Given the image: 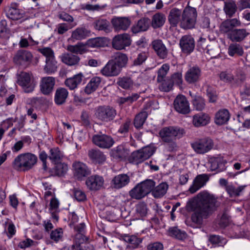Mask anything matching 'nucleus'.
<instances>
[{
  "instance_id": "obj_50",
  "label": "nucleus",
  "mask_w": 250,
  "mask_h": 250,
  "mask_svg": "<svg viewBox=\"0 0 250 250\" xmlns=\"http://www.w3.org/2000/svg\"><path fill=\"white\" fill-rule=\"evenodd\" d=\"M168 233L170 236L179 240H184L187 237L186 233L176 227L170 228L168 230Z\"/></svg>"
},
{
  "instance_id": "obj_16",
  "label": "nucleus",
  "mask_w": 250,
  "mask_h": 250,
  "mask_svg": "<svg viewBox=\"0 0 250 250\" xmlns=\"http://www.w3.org/2000/svg\"><path fill=\"white\" fill-rule=\"evenodd\" d=\"M111 22L116 31L127 30L131 24L130 19L125 17H115L112 19Z\"/></svg>"
},
{
  "instance_id": "obj_38",
  "label": "nucleus",
  "mask_w": 250,
  "mask_h": 250,
  "mask_svg": "<svg viewBox=\"0 0 250 250\" xmlns=\"http://www.w3.org/2000/svg\"><path fill=\"white\" fill-rule=\"evenodd\" d=\"M101 83V78L99 77H93L87 84L84 91L87 94H90L98 88Z\"/></svg>"
},
{
  "instance_id": "obj_42",
  "label": "nucleus",
  "mask_w": 250,
  "mask_h": 250,
  "mask_svg": "<svg viewBox=\"0 0 250 250\" xmlns=\"http://www.w3.org/2000/svg\"><path fill=\"white\" fill-rule=\"evenodd\" d=\"M148 116L147 113L143 111L137 114L134 119L133 124L135 127L138 129L142 127Z\"/></svg>"
},
{
  "instance_id": "obj_58",
  "label": "nucleus",
  "mask_w": 250,
  "mask_h": 250,
  "mask_svg": "<svg viewBox=\"0 0 250 250\" xmlns=\"http://www.w3.org/2000/svg\"><path fill=\"white\" fill-rule=\"evenodd\" d=\"M140 96L137 93H132L131 95H129L126 97H122L120 99V104H130L133 103L134 102L137 101L139 98Z\"/></svg>"
},
{
  "instance_id": "obj_26",
  "label": "nucleus",
  "mask_w": 250,
  "mask_h": 250,
  "mask_svg": "<svg viewBox=\"0 0 250 250\" xmlns=\"http://www.w3.org/2000/svg\"><path fill=\"white\" fill-rule=\"evenodd\" d=\"M150 24V20L148 18H142L132 26L131 31L134 34L146 31L149 28Z\"/></svg>"
},
{
  "instance_id": "obj_35",
  "label": "nucleus",
  "mask_w": 250,
  "mask_h": 250,
  "mask_svg": "<svg viewBox=\"0 0 250 250\" xmlns=\"http://www.w3.org/2000/svg\"><path fill=\"white\" fill-rule=\"evenodd\" d=\"M181 11L177 8H172L169 12L168 20L171 26L175 27L181 21Z\"/></svg>"
},
{
  "instance_id": "obj_44",
  "label": "nucleus",
  "mask_w": 250,
  "mask_h": 250,
  "mask_svg": "<svg viewBox=\"0 0 250 250\" xmlns=\"http://www.w3.org/2000/svg\"><path fill=\"white\" fill-rule=\"evenodd\" d=\"M228 54L231 57L235 55L242 56L244 54V50L240 44L237 43H232L229 46Z\"/></svg>"
},
{
  "instance_id": "obj_47",
  "label": "nucleus",
  "mask_w": 250,
  "mask_h": 250,
  "mask_svg": "<svg viewBox=\"0 0 250 250\" xmlns=\"http://www.w3.org/2000/svg\"><path fill=\"white\" fill-rule=\"evenodd\" d=\"M117 84L123 89H130L133 87L134 82L131 78L128 76L119 77Z\"/></svg>"
},
{
  "instance_id": "obj_41",
  "label": "nucleus",
  "mask_w": 250,
  "mask_h": 250,
  "mask_svg": "<svg viewBox=\"0 0 250 250\" xmlns=\"http://www.w3.org/2000/svg\"><path fill=\"white\" fill-rule=\"evenodd\" d=\"M237 5L235 1L229 0L225 2L224 10L228 17H232L237 11Z\"/></svg>"
},
{
  "instance_id": "obj_40",
  "label": "nucleus",
  "mask_w": 250,
  "mask_h": 250,
  "mask_svg": "<svg viewBox=\"0 0 250 250\" xmlns=\"http://www.w3.org/2000/svg\"><path fill=\"white\" fill-rule=\"evenodd\" d=\"M166 18L165 15L160 13H157L152 18L151 26L154 29L162 27L165 23Z\"/></svg>"
},
{
  "instance_id": "obj_24",
  "label": "nucleus",
  "mask_w": 250,
  "mask_h": 250,
  "mask_svg": "<svg viewBox=\"0 0 250 250\" xmlns=\"http://www.w3.org/2000/svg\"><path fill=\"white\" fill-rule=\"evenodd\" d=\"M32 57V54L29 51L19 50L14 57L13 61L17 64L23 65L31 62Z\"/></svg>"
},
{
  "instance_id": "obj_56",
  "label": "nucleus",
  "mask_w": 250,
  "mask_h": 250,
  "mask_svg": "<svg viewBox=\"0 0 250 250\" xmlns=\"http://www.w3.org/2000/svg\"><path fill=\"white\" fill-rule=\"evenodd\" d=\"M158 83H160L159 85V88L161 91L164 92H168L171 90L173 85L172 82L171 81L170 79H163L162 81H157Z\"/></svg>"
},
{
  "instance_id": "obj_22",
  "label": "nucleus",
  "mask_w": 250,
  "mask_h": 250,
  "mask_svg": "<svg viewBox=\"0 0 250 250\" xmlns=\"http://www.w3.org/2000/svg\"><path fill=\"white\" fill-rule=\"evenodd\" d=\"M151 44L153 49L160 59L167 58L168 50L162 40H155L152 42Z\"/></svg>"
},
{
  "instance_id": "obj_1",
  "label": "nucleus",
  "mask_w": 250,
  "mask_h": 250,
  "mask_svg": "<svg viewBox=\"0 0 250 250\" xmlns=\"http://www.w3.org/2000/svg\"><path fill=\"white\" fill-rule=\"evenodd\" d=\"M217 201L213 195L206 191L199 193L187 203L191 220L197 227L202 226L217 209Z\"/></svg>"
},
{
  "instance_id": "obj_19",
  "label": "nucleus",
  "mask_w": 250,
  "mask_h": 250,
  "mask_svg": "<svg viewBox=\"0 0 250 250\" xmlns=\"http://www.w3.org/2000/svg\"><path fill=\"white\" fill-rule=\"evenodd\" d=\"M55 83V79L52 77H45L42 78L40 85L41 92L44 95H49L52 92Z\"/></svg>"
},
{
  "instance_id": "obj_51",
  "label": "nucleus",
  "mask_w": 250,
  "mask_h": 250,
  "mask_svg": "<svg viewBox=\"0 0 250 250\" xmlns=\"http://www.w3.org/2000/svg\"><path fill=\"white\" fill-rule=\"evenodd\" d=\"M7 16L12 20H18L23 17L22 11L18 8L11 7L7 12Z\"/></svg>"
},
{
  "instance_id": "obj_63",
  "label": "nucleus",
  "mask_w": 250,
  "mask_h": 250,
  "mask_svg": "<svg viewBox=\"0 0 250 250\" xmlns=\"http://www.w3.org/2000/svg\"><path fill=\"white\" fill-rule=\"evenodd\" d=\"M206 91L209 102L210 103H215L217 100L216 91L213 88L209 86H208Z\"/></svg>"
},
{
  "instance_id": "obj_45",
  "label": "nucleus",
  "mask_w": 250,
  "mask_h": 250,
  "mask_svg": "<svg viewBox=\"0 0 250 250\" xmlns=\"http://www.w3.org/2000/svg\"><path fill=\"white\" fill-rule=\"evenodd\" d=\"M189 94L192 98V103L194 108L198 111L202 110L205 106L204 99L200 96L197 95H192L191 92Z\"/></svg>"
},
{
  "instance_id": "obj_20",
  "label": "nucleus",
  "mask_w": 250,
  "mask_h": 250,
  "mask_svg": "<svg viewBox=\"0 0 250 250\" xmlns=\"http://www.w3.org/2000/svg\"><path fill=\"white\" fill-rule=\"evenodd\" d=\"M208 180L209 178L206 174L197 175L194 179L192 185L190 187L189 191L191 193H195L204 186Z\"/></svg>"
},
{
  "instance_id": "obj_27",
  "label": "nucleus",
  "mask_w": 250,
  "mask_h": 250,
  "mask_svg": "<svg viewBox=\"0 0 250 250\" xmlns=\"http://www.w3.org/2000/svg\"><path fill=\"white\" fill-rule=\"evenodd\" d=\"M129 152V150L124 145H119L112 150L111 156L116 160H123L128 156Z\"/></svg>"
},
{
  "instance_id": "obj_39",
  "label": "nucleus",
  "mask_w": 250,
  "mask_h": 250,
  "mask_svg": "<svg viewBox=\"0 0 250 250\" xmlns=\"http://www.w3.org/2000/svg\"><path fill=\"white\" fill-rule=\"evenodd\" d=\"M90 31L83 27L76 28L72 33L71 37L76 40H83L89 37Z\"/></svg>"
},
{
  "instance_id": "obj_18",
  "label": "nucleus",
  "mask_w": 250,
  "mask_h": 250,
  "mask_svg": "<svg viewBox=\"0 0 250 250\" xmlns=\"http://www.w3.org/2000/svg\"><path fill=\"white\" fill-rule=\"evenodd\" d=\"M201 76V70L198 66L190 67L186 72L185 75L186 81L189 83L193 84L198 82Z\"/></svg>"
},
{
  "instance_id": "obj_33",
  "label": "nucleus",
  "mask_w": 250,
  "mask_h": 250,
  "mask_svg": "<svg viewBox=\"0 0 250 250\" xmlns=\"http://www.w3.org/2000/svg\"><path fill=\"white\" fill-rule=\"evenodd\" d=\"M129 181V177L126 174H122L115 176L112 183L115 188H120L127 185Z\"/></svg>"
},
{
  "instance_id": "obj_2",
  "label": "nucleus",
  "mask_w": 250,
  "mask_h": 250,
  "mask_svg": "<svg viewBox=\"0 0 250 250\" xmlns=\"http://www.w3.org/2000/svg\"><path fill=\"white\" fill-rule=\"evenodd\" d=\"M38 158L31 153H21L18 155L13 162V167L19 171H27L37 163Z\"/></svg>"
},
{
  "instance_id": "obj_48",
  "label": "nucleus",
  "mask_w": 250,
  "mask_h": 250,
  "mask_svg": "<svg viewBox=\"0 0 250 250\" xmlns=\"http://www.w3.org/2000/svg\"><path fill=\"white\" fill-rule=\"evenodd\" d=\"M46 64L44 66V71L48 74H51L57 71L58 68L57 62L55 57L46 59Z\"/></svg>"
},
{
  "instance_id": "obj_46",
  "label": "nucleus",
  "mask_w": 250,
  "mask_h": 250,
  "mask_svg": "<svg viewBox=\"0 0 250 250\" xmlns=\"http://www.w3.org/2000/svg\"><path fill=\"white\" fill-rule=\"evenodd\" d=\"M124 241L130 244V247L133 249L137 248L142 243V239L135 235L125 234L123 236Z\"/></svg>"
},
{
  "instance_id": "obj_6",
  "label": "nucleus",
  "mask_w": 250,
  "mask_h": 250,
  "mask_svg": "<svg viewBox=\"0 0 250 250\" xmlns=\"http://www.w3.org/2000/svg\"><path fill=\"white\" fill-rule=\"evenodd\" d=\"M17 83L25 93H31L34 91L37 82L32 73L21 72L17 76Z\"/></svg>"
},
{
  "instance_id": "obj_52",
  "label": "nucleus",
  "mask_w": 250,
  "mask_h": 250,
  "mask_svg": "<svg viewBox=\"0 0 250 250\" xmlns=\"http://www.w3.org/2000/svg\"><path fill=\"white\" fill-rule=\"evenodd\" d=\"M76 25L72 16L66 13L63 14V32L71 29Z\"/></svg>"
},
{
  "instance_id": "obj_60",
  "label": "nucleus",
  "mask_w": 250,
  "mask_h": 250,
  "mask_svg": "<svg viewBox=\"0 0 250 250\" xmlns=\"http://www.w3.org/2000/svg\"><path fill=\"white\" fill-rule=\"evenodd\" d=\"M30 140L31 138L30 137L26 136L23 138L22 140L18 141L12 147L11 149L12 151L14 152H18L23 147L24 142H28Z\"/></svg>"
},
{
  "instance_id": "obj_23",
  "label": "nucleus",
  "mask_w": 250,
  "mask_h": 250,
  "mask_svg": "<svg viewBox=\"0 0 250 250\" xmlns=\"http://www.w3.org/2000/svg\"><path fill=\"white\" fill-rule=\"evenodd\" d=\"M241 25V22L236 18L225 20L221 23L220 29L222 32L227 34V36L235 27Z\"/></svg>"
},
{
  "instance_id": "obj_29",
  "label": "nucleus",
  "mask_w": 250,
  "mask_h": 250,
  "mask_svg": "<svg viewBox=\"0 0 250 250\" xmlns=\"http://www.w3.org/2000/svg\"><path fill=\"white\" fill-rule=\"evenodd\" d=\"M210 168L212 171L217 170L218 172H220L226 169L227 161L222 157H213L210 159Z\"/></svg>"
},
{
  "instance_id": "obj_61",
  "label": "nucleus",
  "mask_w": 250,
  "mask_h": 250,
  "mask_svg": "<svg viewBox=\"0 0 250 250\" xmlns=\"http://www.w3.org/2000/svg\"><path fill=\"white\" fill-rule=\"evenodd\" d=\"M170 79L172 82L173 85L175 84L180 86L183 83L182 73L180 72L174 73L171 76Z\"/></svg>"
},
{
  "instance_id": "obj_25",
  "label": "nucleus",
  "mask_w": 250,
  "mask_h": 250,
  "mask_svg": "<svg viewBox=\"0 0 250 250\" xmlns=\"http://www.w3.org/2000/svg\"><path fill=\"white\" fill-rule=\"evenodd\" d=\"M249 35V33L245 29H235L228 35L227 38L232 42H240Z\"/></svg>"
},
{
  "instance_id": "obj_11",
  "label": "nucleus",
  "mask_w": 250,
  "mask_h": 250,
  "mask_svg": "<svg viewBox=\"0 0 250 250\" xmlns=\"http://www.w3.org/2000/svg\"><path fill=\"white\" fill-rule=\"evenodd\" d=\"M131 44L130 35L127 33H123L116 35L112 41V46L117 50L125 49L126 47L129 46Z\"/></svg>"
},
{
  "instance_id": "obj_4",
  "label": "nucleus",
  "mask_w": 250,
  "mask_h": 250,
  "mask_svg": "<svg viewBox=\"0 0 250 250\" xmlns=\"http://www.w3.org/2000/svg\"><path fill=\"white\" fill-rule=\"evenodd\" d=\"M116 115V110L109 105H100L94 109V116L95 118L98 121L104 123L112 122Z\"/></svg>"
},
{
  "instance_id": "obj_59",
  "label": "nucleus",
  "mask_w": 250,
  "mask_h": 250,
  "mask_svg": "<svg viewBox=\"0 0 250 250\" xmlns=\"http://www.w3.org/2000/svg\"><path fill=\"white\" fill-rule=\"evenodd\" d=\"M131 127V121L130 119H127L125 122L120 126L118 132L120 134L125 135L129 132V129Z\"/></svg>"
},
{
  "instance_id": "obj_13",
  "label": "nucleus",
  "mask_w": 250,
  "mask_h": 250,
  "mask_svg": "<svg viewBox=\"0 0 250 250\" xmlns=\"http://www.w3.org/2000/svg\"><path fill=\"white\" fill-rule=\"evenodd\" d=\"M173 107L178 113L186 114L190 112L189 104L186 96L178 95L173 102Z\"/></svg>"
},
{
  "instance_id": "obj_12",
  "label": "nucleus",
  "mask_w": 250,
  "mask_h": 250,
  "mask_svg": "<svg viewBox=\"0 0 250 250\" xmlns=\"http://www.w3.org/2000/svg\"><path fill=\"white\" fill-rule=\"evenodd\" d=\"M92 140L95 145L102 148H109L114 143L113 138L110 136L101 132L94 135Z\"/></svg>"
},
{
  "instance_id": "obj_64",
  "label": "nucleus",
  "mask_w": 250,
  "mask_h": 250,
  "mask_svg": "<svg viewBox=\"0 0 250 250\" xmlns=\"http://www.w3.org/2000/svg\"><path fill=\"white\" fill-rule=\"evenodd\" d=\"M147 210L146 205L144 203H140L136 206V212L141 217H144L146 215Z\"/></svg>"
},
{
  "instance_id": "obj_17",
  "label": "nucleus",
  "mask_w": 250,
  "mask_h": 250,
  "mask_svg": "<svg viewBox=\"0 0 250 250\" xmlns=\"http://www.w3.org/2000/svg\"><path fill=\"white\" fill-rule=\"evenodd\" d=\"M104 184L103 177L96 174L89 176L85 181L86 186L91 190H99L103 186Z\"/></svg>"
},
{
  "instance_id": "obj_30",
  "label": "nucleus",
  "mask_w": 250,
  "mask_h": 250,
  "mask_svg": "<svg viewBox=\"0 0 250 250\" xmlns=\"http://www.w3.org/2000/svg\"><path fill=\"white\" fill-rule=\"evenodd\" d=\"M111 60L122 71L123 68L126 67L128 58L126 54L118 52L115 53L111 58Z\"/></svg>"
},
{
  "instance_id": "obj_43",
  "label": "nucleus",
  "mask_w": 250,
  "mask_h": 250,
  "mask_svg": "<svg viewBox=\"0 0 250 250\" xmlns=\"http://www.w3.org/2000/svg\"><path fill=\"white\" fill-rule=\"evenodd\" d=\"M168 185L166 183H162L152 190V194L155 198H161L167 192Z\"/></svg>"
},
{
  "instance_id": "obj_14",
  "label": "nucleus",
  "mask_w": 250,
  "mask_h": 250,
  "mask_svg": "<svg viewBox=\"0 0 250 250\" xmlns=\"http://www.w3.org/2000/svg\"><path fill=\"white\" fill-rule=\"evenodd\" d=\"M179 45L183 53L189 54L193 52L194 49V40L190 35H185L181 38Z\"/></svg>"
},
{
  "instance_id": "obj_28",
  "label": "nucleus",
  "mask_w": 250,
  "mask_h": 250,
  "mask_svg": "<svg viewBox=\"0 0 250 250\" xmlns=\"http://www.w3.org/2000/svg\"><path fill=\"white\" fill-rule=\"evenodd\" d=\"M49 158L50 160L56 165V169L60 170V173L62 172V166L61 164V152L57 147L52 148L50 150Z\"/></svg>"
},
{
  "instance_id": "obj_9",
  "label": "nucleus",
  "mask_w": 250,
  "mask_h": 250,
  "mask_svg": "<svg viewBox=\"0 0 250 250\" xmlns=\"http://www.w3.org/2000/svg\"><path fill=\"white\" fill-rule=\"evenodd\" d=\"M183 133L184 129L173 126L164 127L159 132L160 136L164 143L180 138Z\"/></svg>"
},
{
  "instance_id": "obj_49",
  "label": "nucleus",
  "mask_w": 250,
  "mask_h": 250,
  "mask_svg": "<svg viewBox=\"0 0 250 250\" xmlns=\"http://www.w3.org/2000/svg\"><path fill=\"white\" fill-rule=\"evenodd\" d=\"M88 240V238L86 237L84 233H77L75 234V238L74 239V244L71 246L69 249H78L80 247L81 245L83 244L84 243Z\"/></svg>"
},
{
  "instance_id": "obj_31",
  "label": "nucleus",
  "mask_w": 250,
  "mask_h": 250,
  "mask_svg": "<svg viewBox=\"0 0 250 250\" xmlns=\"http://www.w3.org/2000/svg\"><path fill=\"white\" fill-rule=\"evenodd\" d=\"M93 25L96 30L103 31L106 33H110L112 30L109 22L106 19L96 20L93 22Z\"/></svg>"
},
{
  "instance_id": "obj_55",
  "label": "nucleus",
  "mask_w": 250,
  "mask_h": 250,
  "mask_svg": "<svg viewBox=\"0 0 250 250\" xmlns=\"http://www.w3.org/2000/svg\"><path fill=\"white\" fill-rule=\"evenodd\" d=\"M79 61V58L72 53L64 54L63 55V63L68 65H73L77 64Z\"/></svg>"
},
{
  "instance_id": "obj_10",
  "label": "nucleus",
  "mask_w": 250,
  "mask_h": 250,
  "mask_svg": "<svg viewBox=\"0 0 250 250\" xmlns=\"http://www.w3.org/2000/svg\"><path fill=\"white\" fill-rule=\"evenodd\" d=\"M74 176L79 181L83 180L91 173V170L84 163L76 161L72 165Z\"/></svg>"
},
{
  "instance_id": "obj_62",
  "label": "nucleus",
  "mask_w": 250,
  "mask_h": 250,
  "mask_svg": "<svg viewBox=\"0 0 250 250\" xmlns=\"http://www.w3.org/2000/svg\"><path fill=\"white\" fill-rule=\"evenodd\" d=\"M147 54L143 52L139 54L136 59L133 61V65H140L144 62L147 59Z\"/></svg>"
},
{
  "instance_id": "obj_36",
  "label": "nucleus",
  "mask_w": 250,
  "mask_h": 250,
  "mask_svg": "<svg viewBox=\"0 0 250 250\" xmlns=\"http://www.w3.org/2000/svg\"><path fill=\"white\" fill-rule=\"evenodd\" d=\"M247 187V186L246 185H243L236 188L233 185H230L226 187V190L229 195V197H236L242 194Z\"/></svg>"
},
{
  "instance_id": "obj_57",
  "label": "nucleus",
  "mask_w": 250,
  "mask_h": 250,
  "mask_svg": "<svg viewBox=\"0 0 250 250\" xmlns=\"http://www.w3.org/2000/svg\"><path fill=\"white\" fill-rule=\"evenodd\" d=\"M170 68V66L168 63H165L158 70V75L157 81H162L163 79L166 78Z\"/></svg>"
},
{
  "instance_id": "obj_5",
  "label": "nucleus",
  "mask_w": 250,
  "mask_h": 250,
  "mask_svg": "<svg viewBox=\"0 0 250 250\" xmlns=\"http://www.w3.org/2000/svg\"><path fill=\"white\" fill-rule=\"evenodd\" d=\"M197 13L196 8L188 6L184 10L180 21L181 27L185 29L193 28L196 22Z\"/></svg>"
},
{
  "instance_id": "obj_15",
  "label": "nucleus",
  "mask_w": 250,
  "mask_h": 250,
  "mask_svg": "<svg viewBox=\"0 0 250 250\" xmlns=\"http://www.w3.org/2000/svg\"><path fill=\"white\" fill-rule=\"evenodd\" d=\"M122 72L121 69L110 59L101 70L102 74L105 77H111L118 76Z\"/></svg>"
},
{
  "instance_id": "obj_8",
  "label": "nucleus",
  "mask_w": 250,
  "mask_h": 250,
  "mask_svg": "<svg viewBox=\"0 0 250 250\" xmlns=\"http://www.w3.org/2000/svg\"><path fill=\"white\" fill-rule=\"evenodd\" d=\"M154 147L147 146L133 151L129 158L130 162L139 164L149 158L154 153Z\"/></svg>"
},
{
  "instance_id": "obj_34",
  "label": "nucleus",
  "mask_w": 250,
  "mask_h": 250,
  "mask_svg": "<svg viewBox=\"0 0 250 250\" xmlns=\"http://www.w3.org/2000/svg\"><path fill=\"white\" fill-rule=\"evenodd\" d=\"M209 116L206 113H199L193 116L192 123L194 126L199 127L206 125L209 121Z\"/></svg>"
},
{
  "instance_id": "obj_32",
  "label": "nucleus",
  "mask_w": 250,
  "mask_h": 250,
  "mask_svg": "<svg viewBox=\"0 0 250 250\" xmlns=\"http://www.w3.org/2000/svg\"><path fill=\"white\" fill-rule=\"evenodd\" d=\"M230 118L229 111L226 109L219 110L215 114L214 121L218 125H222L227 123Z\"/></svg>"
},
{
  "instance_id": "obj_3",
  "label": "nucleus",
  "mask_w": 250,
  "mask_h": 250,
  "mask_svg": "<svg viewBox=\"0 0 250 250\" xmlns=\"http://www.w3.org/2000/svg\"><path fill=\"white\" fill-rule=\"evenodd\" d=\"M155 186V183L152 180H146L138 184L129 192L131 198L140 200L149 193Z\"/></svg>"
},
{
  "instance_id": "obj_37",
  "label": "nucleus",
  "mask_w": 250,
  "mask_h": 250,
  "mask_svg": "<svg viewBox=\"0 0 250 250\" xmlns=\"http://www.w3.org/2000/svg\"><path fill=\"white\" fill-rule=\"evenodd\" d=\"M83 78V74L80 73L74 75L72 78L67 79L65 81V84L69 87L70 89L73 90L81 83Z\"/></svg>"
},
{
  "instance_id": "obj_21",
  "label": "nucleus",
  "mask_w": 250,
  "mask_h": 250,
  "mask_svg": "<svg viewBox=\"0 0 250 250\" xmlns=\"http://www.w3.org/2000/svg\"><path fill=\"white\" fill-rule=\"evenodd\" d=\"M88 156L91 161L95 164L102 165L106 159V156L104 153L98 148L89 150Z\"/></svg>"
},
{
  "instance_id": "obj_7",
  "label": "nucleus",
  "mask_w": 250,
  "mask_h": 250,
  "mask_svg": "<svg viewBox=\"0 0 250 250\" xmlns=\"http://www.w3.org/2000/svg\"><path fill=\"white\" fill-rule=\"evenodd\" d=\"M190 145L191 147L196 153L204 154L213 148L214 143L210 138L205 137L196 139Z\"/></svg>"
},
{
  "instance_id": "obj_53",
  "label": "nucleus",
  "mask_w": 250,
  "mask_h": 250,
  "mask_svg": "<svg viewBox=\"0 0 250 250\" xmlns=\"http://www.w3.org/2000/svg\"><path fill=\"white\" fill-rule=\"evenodd\" d=\"M4 232L6 233L8 237L11 238L15 234L16 232V228L11 220L7 219V221L4 224Z\"/></svg>"
},
{
  "instance_id": "obj_54",
  "label": "nucleus",
  "mask_w": 250,
  "mask_h": 250,
  "mask_svg": "<svg viewBox=\"0 0 250 250\" xmlns=\"http://www.w3.org/2000/svg\"><path fill=\"white\" fill-rule=\"evenodd\" d=\"M219 78L221 81L227 83H231L234 80V76L230 70L222 71Z\"/></svg>"
}]
</instances>
